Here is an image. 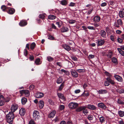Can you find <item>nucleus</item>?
<instances>
[{
  "label": "nucleus",
  "mask_w": 124,
  "mask_h": 124,
  "mask_svg": "<svg viewBox=\"0 0 124 124\" xmlns=\"http://www.w3.org/2000/svg\"><path fill=\"white\" fill-rule=\"evenodd\" d=\"M7 121L9 124H12L13 119L14 118V113L12 112H10L6 115Z\"/></svg>",
  "instance_id": "1"
},
{
  "label": "nucleus",
  "mask_w": 124,
  "mask_h": 124,
  "mask_svg": "<svg viewBox=\"0 0 124 124\" xmlns=\"http://www.w3.org/2000/svg\"><path fill=\"white\" fill-rule=\"evenodd\" d=\"M105 41L103 39H98L96 40V43L97 46H101L105 43Z\"/></svg>",
  "instance_id": "2"
},
{
  "label": "nucleus",
  "mask_w": 124,
  "mask_h": 124,
  "mask_svg": "<svg viewBox=\"0 0 124 124\" xmlns=\"http://www.w3.org/2000/svg\"><path fill=\"white\" fill-rule=\"evenodd\" d=\"M33 118L36 120L38 119L39 118V112L38 111H34L33 113Z\"/></svg>",
  "instance_id": "3"
},
{
  "label": "nucleus",
  "mask_w": 124,
  "mask_h": 124,
  "mask_svg": "<svg viewBox=\"0 0 124 124\" xmlns=\"http://www.w3.org/2000/svg\"><path fill=\"white\" fill-rule=\"evenodd\" d=\"M78 104L76 103L71 102L68 105L69 107L71 109L76 108L78 106Z\"/></svg>",
  "instance_id": "4"
},
{
  "label": "nucleus",
  "mask_w": 124,
  "mask_h": 124,
  "mask_svg": "<svg viewBox=\"0 0 124 124\" xmlns=\"http://www.w3.org/2000/svg\"><path fill=\"white\" fill-rule=\"evenodd\" d=\"M20 93L21 94H24L26 96H28L30 95L29 91L27 90H22L20 91Z\"/></svg>",
  "instance_id": "5"
},
{
  "label": "nucleus",
  "mask_w": 124,
  "mask_h": 124,
  "mask_svg": "<svg viewBox=\"0 0 124 124\" xmlns=\"http://www.w3.org/2000/svg\"><path fill=\"white\" fill-rule=\"evenodd\" d=\"M114 77L116 80L119 82H122L123 81V79L122 78L118 75H115Z\"/></svg>",
  "instance_id": "6"
},
{
  "label": "nucleus",
  "mask_w": 124,
  "mask_h": 124,
  "mask_svg": "<svg viewBox=\"0 0 124 124\" xmlns=\"http://www.w3.org/2000/svg\"><path fill=\"white\" fill-rule=\"evenodd\" d=\"M18 107L17 105L14 104L12 105L11 108V112H14L17 109Z\"/></svg>",
  "instance_id": "7"
},
{
  "label": "nucleus",
  "mask_w": 124,
  "mask_h": 124,
  "mask_svg": "<svg viewBox=\"0 0 124 124\" xmlns=\"http://www.w3.org/2000/svg\"><path fill=\"white\" fill-rule=\"evenodd\" d=\"M57 95L59 98L61 99L64 101L66 100L65 97L64 96L63 94L62 93H58Z\"/></svg>",
  "instance_id": "8"
},
{
  "label": "nucleus",
  "mask_w": 124,
  "mask_h": 124,
  "mask_svg": "<svg viewBox=\"0 0 124 124\" xmlns=\"http://www.w3.org/2000/svg\"><path fill=\"white\" fill-rule=\"evenodd\" d=\"M44 96V94L43 93L38 92L36 93L35 97L37 98H41L43 97Z\"/></svg>",
  "instance_id": "9"
},
{
  "label": "nucleus",
  "mask_w": 124,
  "mask_h": 124,
  "mask_svg": "<svg viewBox=\"0 0 124 124\" xmlns=\"http://www.w3.org/2000/svg\"><path fill=\"white\" fill-rule=\"evenodd\" d=\"M70 72L72 76L73 77L77 78L78 77V74L75 70H71Z\"/></svg>",
  "instance_id": "10"
},
{
  "label": "nucleus",
  "mask_w": 124,
  "mask_h": 124,
  "mask_svg": "<svg viewBox=\"0 0 124 124\" xmlns=\"http://www.w3.org/2000/svg\"><path fill=\"white\" fill-rule=\"evenodd\" d=\"M119 16L121 18L124 17V9H121L119 12Z\"/></svg>",
  "instance_id": "11"
},
{
  "label": "nucleus",
  "mask_w": 124,
  "mask_h": 124,
  "mask_svg": "<svg viewBox=\"0 0 124 124\" xmlns=\"http://www.w3.org/2000/svg\"><path fill=\"white\" fill-rule=\"evenodd\" d=\"M8 13L10 14H13L15 12V9L13 8H8Z\"/></svg>",
  "instance_id": "12"
},
{
  "label": "nucleus",
  "mask_w": 124,
  "mask_h": 124,
  "mask_svg": "<svg viewBox=\"0 0 124 124\" xmlns=\"http://www.w3.org/2000/svg\"><path fill=\"white\" fill-rule=\"evenodd\" d=\"M56 113V111L55 110H54L52 111L49 114L48 117L49 118H53L55 116V114Z\"/></svg>",
  "instance_id": "13"
},
{
  "label": "nucleus",
  "mask_w": 124,
  "mask_h": 124,
  "mask_svg": "<svg viewBox=\"0 0 124 124\" xmlns=\"http://www.w3.org/2000/svg\"><path fill=\"white\" fill-rule=\"evenodd\" d=\"M87 108L92 110H94L96 109V107L93 105L89 104L87 105Z\"/></svg>",
  "instance_id": "14"
},
{
  "label": "nucleus",
  "mask_w": 124,
  "mask_h": 124,
  "mask_svg": "<svg viewBox=\"0 0 124 124\" xmlns=\"http://www.w3.org/2000/svg\"><path fill=\"white\" fill-rule=\"evenodd\" d=\"M98 106L99 107L105 109L106 108V105L102 103H100L98 104Z\"/></svg>",
  "instance_id": "15"
},
{
  "label": "nucleus",
  "mask_w": 124,
  "mask_h": 124,
  "mask_svg": "<svg viewBox=\"0 0 124 124\" xmlns=\"http://www.w3.org/2000/svg\"><path fill=\"white\" fill-rule=\"evenodd\" d=\"M100 34L101 36L103 38H106V34L105 31L103 30H101Z\"/></svg>",
  "instance_id": "16"
},
{
  "label": "nucleus",
  "mask_w": 124,
  "mask_h": 124,
  "mask_svg": "<svg viewBox=\"0 0 124 124\" xmlns=\"http://www.w3.org/2000/svg\"><path fill=\"white\" fill-rule=\"evenodd\" d=\"M100 17L98 16H95L93 19V21L95 22H99L100 21Z\"/></svg>",
  "instance_id": "17"
},
{
  "label": "nucleus",
  "mask_w": 124,
  "mask_h": 124,
  "mask_svg": "<svg viewBox=\"0 0 124 124\" xmlns=\"http://www.w3.org/2000/svg\"><path fill=\"white\" fill-rule=\"evenodd\" d=\"M44 102L42 100L40 101L39 102V107L40 109L43 108L44 105Z\"/></svg>",
  "instance_id": "18"
},
{
  "label": "nucleus",
  "mask_w": 124,
  "mask_h": 124,
  "mask_svg": "<svg viewBox=\"0 0 124 124\" xmlns=\"http://www.w3.org/2000/svg\"><path fill=\"white\" fill-rule=\"evenodd\" d=\"M26 22L25 20H22L19 23V25L21 26H24L27 25Z\"/></svg>",
  "instance_id": "19"
},
{
  "label": "nucleus",
  "mask_w": 124,
  "mask_h": 124,
  "mask_svg": "<svg viewBox=\"0 0 124 124\" xmlns=\"http://www.w3.org/2000/svg\"><path fill=\"white\" fill-rule=\"evenodd\" d=\"M25 111L23 108H21L19 110V114L21 116H23L25 114Z\"/></svg>",
  "instance_id": "20"
},
{
  "label": "nucleus",
  "mask_w": 124,
  "mask_h": 124,
  "mask_svg": "<svg viewBox=\"0 0 124 124\" xmlns=\"http://www.w3.org/2000/svg\"><path fill=\"white\" fill-rule=\"evenodd\" d=\"M100 122L101 123H105L106 121V118L103 116H101L99 118Z\"/></svg>",
  "instance_id": "21"
},
{
  "label": "nucleus",
  "mask_w": 124,
  "mask_h": 124,
  "mask_svg": "<svg viewBox=\"0 0 124 124\" xmlns=\"http://www.w3.org/2000/svg\"><path fill=\"white\" fill-rule=\"evenodd\" d=\"M69 31L68 28L64 26L62 27L61 29V31L62 32H66Z\"/></svg>",
  "instance_id": "22"
},
{
  "label": "nucleus",
  "mask_w": 124,
  "mask_h": 124,
  "mask_svg": "<svg viewBox=\"0 0 124 124\" xmlns=\"http://www.w3.org/2000/svg\"><path fill=\"white\" fill-rule=\"evenodd\" d=\"M111 61L113 63L115 64H116L118 63L117 59L115 57H113L112 58Z\"/></svg>",
  "instance_id": "23"
},
{
  "label": "nucleus",
  "mask_w": 124,
  "mask_h": 124,
  "mask_svg": "<svg viewBox=\"0 0 124 124\" xmlns=\"http://www.w3.org/2000/svg\"><path fill=\"white\" fill-rule=\"evenodd\" d=\"M85 108H86V107L85 106H81L77 108L76 109V111L78 112H80L82 110L83 111V109Z\"/></svg>",
  "instance_id": "24"
},
{
  "label": "nucleus",
  "mask_w": 124,
  "mask_h": 124,
  "mask_svg": "<svg viewBox=\"0 0 124 124\" xmlns=\"http://www.w3.org/2000/svg\"><path fill=\"white\" fill-rule=\"evenodd\" d=\"M107 92V90H105L100 89L98 92V93L100 94H104Z\"/></svg>",
  "instance_id": "25"
},
{
  "label": "nucleus",
  "mask_w": 124,
  "mask_h": 124,
  "mask_svg": "<svg viewBox=\"0 0 124 124\" xmlns=\"http://www.w3.org/2000/svg\"><path fill=\"white\" fill-rule=\"evenodd\" d=\"M106 80L109 82V83H110L112 85H114L115 83V82L111 78H107Z\"/></svg>",
  "instance_id": "26"
},
{
  "label": "nucleus",
  "mask_w": 124,
  "mask_h": 124,
  "mask_svg": "<svg viewBox=\"0 0 124 124\" xmlns=\"http://www.w3.org/2000/svg\"><path fill=\"white\" fill-rule=\"evenodd\" d=\"M76 71L79 73L84 72L85 71L84 68L83 66H82L81 67V69L77 70Z\"/></svg>",
  "instance_id": "27"
},
{
  "label": "nucleus",
  "mask_w": 124,
  "mask_h": 124,
  "mask_svg": "<svg viewBox=\"0 0 124 124\" xmlns=\"http://www.w3.org/2000/svg\"><path fill=\"white\" fill-rule=\"evenodd\" d=\"M35 63L37 65H39L41 63L40 59L39 58L37 59L35 61Z\"/></svg>",
  "instance_id": "28"
},
{
  "label": "nucleus",
  "mask_w": 124,
  "mask_h": 124,
  "mask_svg": "<svg viewBox=\"0 0 124 124\" xmlns=\"http://www.w3.org/2000/svg\"><path fill=\"white\" fill-rule=\"evenodd\" d=\"M63 46L64 49L67 51H69L71 50V48L70 46L67 45H64Z\"/></svg>",
  "instance_id": "29"
},
{
  "label": "nucleus",
  "mask_w": 124,
  "mask_h": 124,
  "mask_svg": "<svg viewBox=\"0 0 124 124\" xmlns=\"http://www.w3.org/2000/svg\"><path fill=\"white\" fill-rule=\"evenodd\" d=\"M118 114L120 117H122L124 116V111L119 110L118 112Z\"/></svg>",
  "instance_id": "30"
},
{
  "label": "nucleus",
  "mask_w": 124,
  "mask_h": 124,
  "mask_svg": "<svg viewBox=\"0 0 124 124\" xmlns=\"http://www.w3.org/2000/svg\"><path fill=\"white\" fill-rule=\"evenodd\" d=\"M27 101L26 99L24 97H23L21 99L22 103L23 104H25Z\"/></svg>",
  "instance_id": "31"
},
{
  "label": "nucleus",
  "mask_w": 124,
  "mask_h": 124,
  "mask_svg": "<svg viewBox=\"0 0 124 124\" xmlns=\"http://www.w3.org/2000/svg\"><path fill=\"white\" fill-rule=\"evenodd\" d=\"M104 73L106 76L108 77L107 78H111L112 77V75L106 71L104 72Z\"/></svg>",
  "instance_id": "32"
},
{
  "label": "nucleus",
  "mask_w": 124,
  "mask_h": 124,
  "mask_svg": "<svg viewBox=\"0 0 124 124\" xmlns=\"http://www.w3.org/2000/svg\"><path fill=\"white\" fill-rule=\"evenodd\" d=\"M117 50L118 51L119 53L122 56H124V51L121 50V49L120 48H117Z\"/></svg>",
  "instance_id": "33"
},
{
  "label": "nucleus",
  "mask_w": 124,
  "mask_h": 124,
  "mask_svg": "<svg viewBox=\"0 0 124 124\" xmlns=\"http://www.w3.org/2000/svg\"><path fill=\"white\" fill-rule=\"evenodd\" d=\"M64 105H62L60 104L59 105V109L60 110H63L65 108Z\"/></svg>",
  "instance_id": "34"
},
{
  "label": "nucleus",
  "mask_w": 124,
  "mask_h": 124,
  "mask_svg": "<svg viewBox=\"0 0 124 124\" xmlns=\"http://www.w3.org/2000/svg\"><path fill=\"white\" fill-rule=\"evenodd\" d=\"M60 4L63 5H66L67 4V2L65 0H63L60 1Z\"/></svg>",
  "instance_id": "35"
},
{
  "label": "nucleus",
  "mask_w": 124,
  "mask_h": 124,
  "mask_svg": "<svg viewBox=\"0 0 124 124\" xmlns=\"http://www.w3.org/2000/svg\"><path fill=\"white\" fill-rule=\"evenodd\" d=\"M1 8L3 11H5L6 10H7L8 7L5 5L2 6Z\"/></svg>",
  "instance_id": "36"
},
{
  "label": "nucleus",
  "mask_w": 124,
  "mask_h": 124,
  "mask_svg": "<svg viewBox=\"0 0 124 124\" xmlns=\"http://www.w3.org/2000/svg\"><path fill=\"white\" fill-rule=\"evenodd\" d=\"M61 72L64 73L67 75H69V71H68L65 70L63 69H62L61 70Z\"/></svg>",
  "instance_id": "37"
},
{
  "label": "nucleus",
  "mask_w": 124,
  "mask_h": 124,
  "mask_svg": "<svg viewBox=\"0 0 124 124\" xmlns=\"http://www.w3.org/2000/svg\"><path fill=\"white\" fill-rule=\"evenodd\" d=\"M55 16L52 15H50L48 16V18L50 20H54L55 18Z\"/></svg>",
  "instance_id": "38"
},
{
  "label": "nucleus",
  "mask_w": 124,
  "mask_h": 124,
  "mask_svg": "<svg viewBox=\"0 0 124 124\" xmlns=\"http://www.w3.org/2000/svg\"><path fill=\"white\" fill-rule=\"evenodd\" d=\"M87 118L89 121H91L93 120V115H89L87 116Z\"/></svg>",
  "instance_id": "39"
},
{
  "label": "nucleus",
  "mask_w": 124,
  "mask_h": 124,
  "mask_svg": "<svg viewBox=\"0 0 124 124\" xmlns=\"http://www.w3.org/2000/svg\"><path fill=\"white\" fill-rule=\"evenodd\" d=\"M83 95L84 96H89V93L87 91H85L83 93Z\"/></svg>",
  "instance_id": "40"
},
{
  "label": "nucleus",
  "mask_w": 124,
  "mask_h": 124,
  "mask_svg": "<svg viewBox=\"0 0 124 124\" xmlns=\"http://www.w3.org/2000/svg\"><path fill=\"white\" fill-rule=\"evenodd\" d=\"M63 79L61 78L60 77L57 80V83L59 84L62 83V81Z\"/></svg>",
  "instance_id": "41"
},
{
  "label": "nucleus",
  "mask_w": 124,
  "mask_h": 124,
  "mask_svg": "<svg viewBox=\"0 0 124 124\" xmlns=\"http://www.w3.org/2000/svg\"><path fill=\"white\" fill-rule=\"evenodd\" d=\"M86 108H85L83 109V113L86 115L88 113V110L87 109H86Z\"/></svg>",
  "instance_id": "42"
},
{
  "label": "nucleus",
  "mask_w": 124,
  "mask_h": 124,
  "mask_svg": "<svg viewBox=\"0 0 124 124\" xmlns=\"http://www.w3.org/2000/svg\"><path fill=\"white\" fill-rule=\"evenodd\" d=\"M36 45L35 43L34 42L32 43L31 45L30 48L31 50H33L35 47Z\"/></svg>",
  "instance_id": "43"
},
{
  "label": "nucleus",
  "mask_w": 124,
  "mask_h": 124,
  "mask_svg": "<svg viewBox=\"0 0 124 124\" xmlns=\"http://www.w3.org/2000/svg\"><path fill=\"white\" fill-rule=\"evenodd\" d=\"M45 14H40L39 16V17L42 19H44L45 17Z\"/></svg>",
  "instance_id": "44"
},
{
  "label": "nucleus",
  "mask_w": 124,
  "mask_h": 124,
  "mask_svg": "<svg viewBox=\"0 0 124 124\" xmlns=\"http://www.w3.org/2000/svg\"><path fill=\"white\" fill-rule=\"evenodd\" d=\"M117 102L118 103L120 104H124V102L120 99H118Z\"/></svg>",
  "instance_id": "45"
},
{
  "label": "nucleus",
  "mask_w": 124,
  "mask_h": 124,
  "mask_svg": "<svg viewBox=\"0 0 124 124\" xmlns=\"http://www.w3.org/2000/svg\"><path fill=\"white\" fill-rule=\"evenodd\" d=\"M117 23L118 25H121L123 24V23L121 19H119L117 21Z\"/></svg>",
  "instance_id": "46"
},
{
  "label": "nucleus",
  "mask_w": 124,
  "mask_h": 124,
  "mask_svg": "<svg viewBox=\"0 0 124 124\" xmlns=\"http://www.w3.org/2000/svg\"><path fill=\"white\" fill-rule=\"evenodd\" d=\"M112 52H110L108 54L107 56L108 57L111 58L112 56Z\"/></svg>",
  "instance_id": "47"
},
{
  "label": "nucleus",
  "mask_w": 124,
  "mask_h": 124,
  "mask_svg": "<svg viewBox=\"0 0 124 124\" xmlns=\"http://www.w3.org/2000/svg\"><path fill=\"white\" fill-rule=\"evenodd\" d=\"M64 86V82H63L60 85L59 89V90H61L63 88Z\"/></svg>",
  "instance_id": "48"
},
{
  "label": "nucleus",
  "mask_w": 124,
  "mask_h": 124,
  "mask_svg": "<svg viewBox=\"0 0 124 124\" xmlns=\"http://www.w3.org/2000/svg\"><path fill=\"white\" fill-rule=\"evenodd\" d=\"M48 61L49 62H51L53 60V58L50 56H48L47 57Z\"/></svg>",
  "instance_id": "49"
},
{
  "label": "nucleus",
  "mask_w": 124,
  "mask_h": 124,
  "mask_svg": "<svg viewBox=\"0 0 124 124\" xmlns=\"http://www.w3.org/2000/svg\"><path fill=\"white\" fill-rule=\"evenodd\" d=\"M117 91L120 93H124V90L122 89H119Z\"/></svg>",
  "instance_id": "50"
},
{
  "label": "nucleus",
  "mask_w": 124,
  "mask_h": 124,
  "mask_svg": "<svg viewBox=\"0 0 124 124\" xmlns=\"http://www.w3.org/2000/svg\"><path fill=\"white\" fill-rule=\"evenodd\" d=\"M115 36L113 35H111L110 36V39L113 41H114L115 40Z\"/></svg>",
  "instance_id": "51"
},
{
  "label": "nucleus",
  "mask_w": 124,
  "mask_h": 124,
  "mask_svg": "<svg viewBox=\"0 0 124 124\" xmlns=\"http://www.w3.org/2000/svg\"><path fill=\"white\" fill-rule=\"evenodd\" d=\"M5 104V102L4 100H0V106H1Z\"/></svg>",
  "instance_id": "52"
},
{
  "label": "nucleus",
  "mask_w": 124,
  "mask_h": 124,
  "mask_svg": "<svg viewBox=\"0 0 124 124\" xmlns=\"http://www.w3.org/2000/svg\"><path fill=\"white\" fill-rule=\"evenodd\" d=\"M117 40L118 42L119 43H122L123 40H122L121 39L118 38L117 39Z\"/></svg>",
  "instance_id": "53"
},
{
  "label": "nucleus",
  "mask_w": 124,
  "mask_h": 124,
  "mask_svg": "<svg viewBox=\"0 0 124 124\" xmlns=\"http://www.w3.org/2000/svg\"><path fill=\"white\" fill-rule=\"evenodd\" d=\"M76 21L75 20H70L69 22V23L70 24H73L75 23Z\"/></svg>",
  "instance_id": "54"
},
{
  "label": "nucleus",
  "mask_w": 124,
  "mask_h": 124,
  "mask_svg": "<svg viewBox=\"0 0 124 124\" xmlns=\"http://www.w3.org/2000/svg\"><path fill=\"white\" fill-rule=\"evenodd\" d=\"M24 55L25 56H26L28 54L27 51L26 49H25L24 50Z\"/></svg>",
  "instance_id": "55"
},
{
  "label": "nucleus",
  "mask_w": 124,
  "mask_h": 124,
  "mask_svg": "<svg viewBox=\"0 0 124 124\" xmlns=\"http://www.w3.org/2000/svg\"><path fill=\"white\" fill-rule=\"evenodd\" d=\"M93 10L92 9H90L87 12V14L88 15L91 13Z\"/></svg>",
  "instance_id": "56"
},
{
  "label": "nucleus",
  "mask_w": 124,
  "mask_h": 124,
  "mask_svg": "<svg viewBox=\"0 0 124 124\" xmlns=\"http://www.w3.org/2000/svg\"><path fill=\"white\" fill-rule=\"evenodd\" d=\"M87 28L88 29L90 30H95V28L93 26H88Z\"/></svg>",
  "instance_id": "57"
},
{
  "label": "nucleus",
  "mask_w": 124,
  "mask_h": 124,
  "mask_svg": "<svg viewBox=\"0 0 124 124\" xmlns=\"http://www.w3.org/2000/svg\"><path fill=\"white\" fill-rule=\"evenodd\" d=\"M104 85L106 86H108L109 85V82L107 80L105 82Z\"/></svg>",
  "instance_id": "58"
},
{
  "label": "nucleus",
  "mask_w": 124,
  "mask_h": 124,
  "mask_svg": "<svg viewBox=\"0 0 124 124\" xmlns=\"http://www.w3.org/2000/svg\"><path fill=\"white\" fill-rule=\"evenodd\" d=\"M75 5V3H74L72 2H71L70 3L69 6L70 7H73Z\"/></svg>",
  "instance_id": "59"
},
{
  "label": "nucleus",
  "mask_w": 124,
  "mask_h": 124,
  "mask_svg": "<svg viewBox=\"0 0 124 124\" xmlns=\"http://www.w3.org/2000/svg\"><path fill=\"white\" fill-rule=\"evenodd\" d=\"M34 88V86L33 85H31L29 87V88L31 90H32Z\"/></svg>",
  "instance_id": "60"
},
{
  "label": "nucleus",
  "mask_w": 124,
  "mask_h": 124,
  "mask_svg": "<svg viewBox=\"0 0 124 124\" xmlns=\"http://www.w3.org/2000/svg\"><path fill=\"white\" fill-rule=\"evenodd\" d=\"M55 122H56L59 121V119L58 117H56L55 118L54 120Z\"/></svg>",
  "instance_id": "61"
},
{
  "label": "nucleus",
  "mask_w": 124,
  "mask_h": 124,
  "mask_svg": "<svg viewBox=\"0 0 124 124\" xmlns=\"http://www.w3.org/2000/svg\"><path fill=\"white\" fill-rule=\"evenodd\" d=\"M94 55L92 54H90L89 56V58L92 59L94 57Z\"/></svg>",
  "instance_id": "62"
},
{
  "label": "nucleus",
  "mask_w": 124,
  "mask_h": 124,
  "mask_svg": "<svg viewBox=\"0 0 124 124\" xmlns=\"http://www.w3.org/2000/svg\"><path fill=\"white\" fill-rule=\"evenodd\" d=\"M59 124H66V122L64 120H62L60 122Z\"/></svg>",
  "instance_id": "63"
},
{
  "label": "nucleus",
  "mask_w": 124,
  "mask_h": 124,
  "mask_svg": "<svg viewBox=\"0 0 124 124\" xmlns=\"http://www.w3.org/2000/svg\"><path fill=\"white\" fill-rule=\"evenodd\" d=\"M72 124V122L70 120H68L66 124Z\"/></svg>",
  "instance_id": "64"
}]
</instances>
